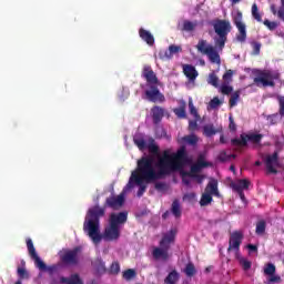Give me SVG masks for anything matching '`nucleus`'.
Segmentation results:
<instances>
[{
  "instance_id": "f257e3e1",
  "label": "nucleus",
  "mask_w": 284,
  "mask_h": 284,
  "mask_svg": "<svg viewBox=\"0 0 284 284\" xmlns=\"http://www.w3.org/2000/svg\"><path fill=\"white\" fill-rule=\"evenodd\" d=\"M140 163V171L144 179L149 181H159L164 179V176H170L172 172H179L183 170V165L187 163V152L185 148H181L176 153L170 154L169 151H164L162 156L158 159L156 168L154 170V160L151 156H143L138 160Z\"/></svg>"
},
{
  "instance_id": "f03ea898",
  "label": "nucleus",
  "mask_w": 284,
  "mask_h": 284,
  "mask_svg": "<svg viewBox=\"0 0 284 284\" xmlns=\"http://www.w3.org/2000/svg\"><path fill=\"white\" fill-rule=\"evenodd\" d=\"M101 216H105V209H101L99 205H94L89 209L84 223L83 232H85L91 239L94 245H99L101 240L112 242L121 239V226H115L110 224L104 229L103 234H101Z\"/></svg>"
},
{
  "instance_id": "7ed1b4c3",
  "label": "nucleus",
  "mask_w": 284,
  "mask_h": 284,
  "mask_svg": "<svg viewBox=\"0 0 284 284\" xmlns=\"http://www.w3.org/2000/svg\"><path fill=\"white\" fill-rule=\"evenodd\" d=\"M213 30L217 37L214 38L215 48L223 50L227 43V34L232 32V23L230 20L215 19L211 22Z\"/></svg>"
},
{
  "instance_id": "20e7f679",
  "label": "nucleus",
  "mask_w": 284,
  "mask_h": 284,
  "mask_svg": "<svg viewBox=\"0 0 284 284\" xmlns=\"http://www.w3.org/2000/svg\"><path fill=\"white\" fill-rule=\"evenodd\" d=\"M252 74L255 75L253 79V83L257 85V88H275L276 82L281 79V73L272 70H261V69H253Z\"/></svg>"
},
{
  "instance_id": "39448f33",
  "label": "nucleus",
  "mask_w": 284,
  "mask_h": 284,
  "mask_svg": "<svg viewBox=\"0 0 284 284\" xmlns=\"http://www.w3.org/2000/svg\"><path fill=\"white\" fill-rule=\"evenodd\" d=\"M143 181H145V183H152L156 180H148V178H144L143 172L141 171L140 163L138 162V168L135 171L132 172L129 183L125 186L126 189H124L123 192H128V190H132V187H134L133 183H135V185H139V190L136 194L139 199H141V196L145 194V190H148V185L143 184Z\"/></svg>"
},
{
  "instance_id": "423d86ee",
  "label": "nucleus",
  "mask_w": 284,
  "mask_h": 284,
  "mask_svg": "<svg viewBox=\"0 0 284 284\" xmlns=\"http://www.w3.org/2000/svg\"><path fill=\"white\" fill-rule=\"evenodd\" d=\"M27 248L30 257L34 261V265L36 267H38V270H40L41 272H48L50 276L59 272V265L53 264L48 266L45 265V262L41 257H39V254H37V248H34V243H32V239H27Z\"/></svg>"
},
{
  "instance_id": "0eeeda50",
  "label": "nucleus",
  "mask_w": 284,
  "mask_h": 284,
  "mask_svg": "<svg viewBox=\"0 0 284 284\" xmlns=\"http://www.w3.org/2000/svg\"><path fill=\"white\" fill-rule=\"evenodd\" d=\"M196 50L202 54H206L211 63L221 65V55L219 54V51H216V49L211 44L207 45V40H200L196 44Z\"/></svg>"
},
{
  "instance_id": "6e6552de",
  "label": "nucleus",
  "mask_w": 284,
  "mask_h": 284,
  "mask_svg": "<svg viewBox=\"0 0 284 284\" xmlns=\"http://www.w3.org/2000/svg\"><path fill=\"white\" fill-rule=\"evenodd\" d=\"M233 23L237 28L236 41L245 43L247 41V27L243 23V12L236 11L233 14Z\"/></svg>"
},
{
  "instance_id": "1a4fd4ad",
  "label": "nucleus",
  "mask_w": 284,
  "mask_h": 284,
  "mask_svg": "<svg viewBox=\"0 0 284 284\" xmlns=\"http://www.w3.org/2000/svg\"><path fill=\"white\" fill-rule=\"evenodd\" d=\"M79 252H81V246L68 250L61 255L62 263H64V265H79Z\"/></svg>"
},
{
  "instance_id": "9d476101",
  "label": "nucleus",
  "mask_w": 284,
  "mask_h": 284,
  "mask_svg": "<svg viewBox=\"0 0 284 284\" xmlns=\"http://www.w3.org/2000/svg\"><path fill=\"white\" fill-rule=\"evenodd\" d=\"M150 90L145 91V97L151 103H164L165 95L159 90V84L149 87Z\"/></svg>"
},
{
  "instance_id": "9b49d317",
  "label": "nucleus",
  "mask_w": 284,
  "mask_h": 284,
  "mask_svg": "<svg viewBox=\"0 0 284 284\" xmlns=\"http://www.w3.org/2000/svg\"><path fill=\"white\" fill-rule=\"evenodd\" d=\"M125 203V193L122 192L118 196H110L106 197L104 207H101L102 210H105V207H111V210H119V207H123Z\"/></svg>"
},
{
  "instance_id": "f8f14e48",
  "label": "nucleus",
  "mask_w": 284,
  "mask_h": 284,
  "mask_svg": "<svg viewBox=\"0 0 284 284\" xmlns=\"http://www.w3.org/2000/svg\"><path fill=\"white\" fill-rule=\"evenodd\" d=\"M265 165L268 174H278V170H276V168H281V163L278 162V152L275 151L272 155H267Z\"/></svg>"
},
{
  "instance_id": "ddd939ff",
  "label": "nucleus",
  "mask_w": 284,
  "mask_h": 284,
  "mask_svg": "<svg viewBox=\"0 0 284 284\" xmlns=\"http://www.w3.org/2000/svg\"><path fill=\"white\" fill-rule=\"evenodd\" d=\"M242 243H243V232L234 231L230 235L227 252H232V250H234L235 252H239L241 250Z\"/></svg>"
},
{
  "instance_id": "4468645a",
  "label": "nucleus",
  "mask_w": 284,
  "mask_h": 284,
  "mask_svg": "<svg viewBox=\"0 0 284 284\" xmlns=\"http://www.w3.org/2000/svg\"><path fill=\"white\" fill-rule=\"evenodd\" d=\"M142 78L145 79L149 88L152 85H159V78L150 64H145L142 69Z\"/></svg>"
},
{
  "instance_id": "2eb2a0df",
  "label": "nucleus",
  "mask_w": 284,
  "mask_h": 284,
  "mask_svg": "<svg viewBox=\"0 0 284 284\" xmlns=\"http://www.w3.org/2000/svg\"><path fill=\"white\" fill-rule=\"evenodd\" d=\"M128 222V212L112 213L109 223L115 227H120L123 223Z\"/></svg>"
},
{
  "instance_id": "dca6fc26",
  "label": "nucleus",
  "mask_w": 284,
  "mask_h": 284,
  "mask_svg": "<svg viewBox=\"0 0 284 284\" xmlns=\"http://www.w3.org/2000/svg\"><path fill=\"white\" fill-rule=\"evenodd\" d=\"M183 74L191 81V83H194L196 81V78L199 77V71H196V68L192 64H183L182 65Z\"/></svg>"
},
{
  "instance_id": "f3484780",
  "label": "nucleus",
  "mask_w": 284,
  "mask_h": 284,
  "mask_svg": "<svg viewBox=\"0 0 284 284\" xmlns=\"http://www.w3.org/2000/svg\"><path fill=\"white\" fill-rule=\"evenodd\" d=\"M151 114L154 125H159V123H161V121H163V118L165 116V109L155 105L151 109Z\"/></svg>"
},
{
  "instance_id": "a211bd4d",
  "label": "nucleus",
  "mask_w": 284,
  "mask_h": 284,
  "mask_svg": "<svg viewBox=\"0 0 284 284\" xmlns=\"http://www.w3.org/2000/svg\"><path fill=\"white\" fill-rule=\"evenodd\" d=\"M230 187L233 192H243V190H250V181L246 179L237 180L235 182H231Z\"/></svg>"
},
{
  "instance_id": "6ab92c4d",
  "label": "nucleus",
  "mask_w": 284,
  "mask_h": 284,
  "mask_svg": "<svg viewBox=\"0 0 284 284\" xmlns=\"http://www.w3.org/2000/svg\"><path fill=\"white\" fill-rule=\"evenodd\" d=\"M176 239V231L171 230L169 233H165L160 241V247H165L166 250H170V244L174 243Z\"/></svg>"
},
{
  "instance_id": "aec40b11",
  "label": "nucleus",
  "mask_w": 284,
  "mask_h": 284,
  "mask_svg": "<svg viewBox=\"0 0 284 284\" xmlns=\"http://www.w3.org/2000/svg\"><path fill=\"white\" fill-rule=\"evenodd\" d=\"M232 148H235L236 152H241L243 148H247V140L245 133H242L240 138H234L231 140Z\"/></svg>"
},
{
  "instance_id": "412c9836",
  "label": "nucleus",
  "mask_w": 284,
  "mask_h": 284,
  "mask_svg": "<svg viewBox=\"0 0 284 284\" xmlns=\"http://www.w3.org/2000/svg\"><path fill=\"white\" fill-rule=\"evenodd\" d=\"M170 248L165 247H155L152 251V256L155 258V261H159V258H162V261H168L170 258V254L168 253Z\"/></svg>"
},
{
  "instance_id": "4be33fe9",
  "label": "nucleus",
  "mask_w": 284,
  "mask_h": 284,
  "mask_svg": "<svg viewBox=\"0 0 284 284\" xmlns=\"http://www.w3.org/2000/svg\"><path fill=\"white\" fill-rule=\"evenodd\" d=\"M139 36L140 39H142V41H145L150 47L154 45V36L152 34V32L141 28L139 30Z\"/></svg>"
},
{
  "instance_id": "5701e85b",
  "label": "nucleus",
  "mask_w": 284,
  "mask_h": 284,
  "mask_svg": "<svg viewBox=\"0 0 284 284\" xmlns=\"http://www.w3.org/2000/svg\"><path fill=\"white\" fill-rule=\"evenodd\" d=\"M244 136L246 139V143L250 141L254 145H260L261 141H263V134L261 133H244Z\"/></svg>"
},
{
  "instance_id": "b1692460",
  "label": "nucleus",
  "mask_w": 284,
  "mask_h": 284,
  "mask_svg": "<svg viewBox=\"0 0 284 284\" xmlns=\"http://www.w3.org/2000/svg\"><path fill=\"white\" fill-rule=\"evenodd\" d=\"M133 143L141 152L148 149V142H145V138H143L141 134L134 135Z\"/></svg>"
},
{
  "instance_id": "393cba45",
  "label": "nucleus",
  "mask_w": 284,
  "mask_h": 284,
  "mask_svg": "<svg viewBox=\"0 0 284 284\" xmlns=\"http://www.w3.org/2000/svg\"><path fill=\"white\" fill-rule=\"evenodd\" d=\"M199 26V21H190V20H184L181 31L182 32H194L196 30V27Z\"/></svg>"
},
{
  "instance_id": "a878e982",
  "label": "nucleus",
  "mask_w": 284,
  "mask_h": 284,
  "mask_svg": "<svg viewBox=\"0 0 284 284\" xmlns=\"http://www.w3.org/2000/svg\"><path fill=\"white\" fill-rule=\"evenodd\" d=\"M171 213L176 219H181L183 215V211L181 210V202L179 200H174L171 205Z\"/></svg>"
},
{
  "instance_id": "bb28decb",
  "label": "nucleus",
  "mask_w": 284,
  "mask_h": 284,
  "mask_svg": "<svg viewBox=\"0 0 284 284\" xmlns=\"http://www.w3.org/2000/svg\"><path fill=\"white\" fill-rule=\"evenodd\" d=\"M179 278H180L179 272H176V270H173L164 278V283L165 284H176V283H179Z\"/></svg>"
},
{
  "instance_id": "cd10ccee",
  "label": "nucleus",
  "mask_w": 284,
  "mask_h": 284,
  "mask_svg": "<svg viewBox=\"0 0 284 284\" xmlns=\"http://www.w3.org/2000/svg\"><path fill=\"white\" fill-rule=\"evenodd\" d=\"M203 134L210 139L211 136L219 134V129L214 128V124H206L203 126Z\"/></svg>"
},
{
  "instance_id": "c85d7f7f",
  "label": "nucleus",
  "mask_w": 284,
  "mask_h": 284,
  "mask_svg": "<svg viewBox=\"0 0 284 284\" xmlns=\"http://www.w3.org/2000/svg\"><path fill=\"white\" fill-rule=\"evenodd\" d=\"M206 194H211V196H219V183L210 182L205 189Z\"/></svg>"
},
{
  "instance_id": "c756f323",
  "label": "nucleus",
  "mask_w": 284,
  "mask_h": 284,
  "mask_svg": "<svg viewBox=\"0 0 284 284\" xmlns=\"http://www.w3.org/2000/svg\"><path fill=\"white\" fill-rule=\"evenodd\" d=\"M203 168L201 165H199L197 163L191 165V171L190 172H185L183 171V175L184 176H190L191 179H196V174H199V172L202 170Z\"/></svg>"
},
{
  "instance_id": "7c9ffc66",
  "label": "nucleus",
  "mask_w": 284,
  "mask_h": 284,
  "mask_svg": "<svg viewBox=\"0 0 284 284\" xmlns=\"http://www.w3.org/2000/svg\"><path fill=\"white\" fill-rule=\"evenodd\" d=\"M146 149L149 150L150 154H154L155 156L159 155V145L153 140V138L149 139V143L146 144Z\"/></svg>"
},
{
  "instance_id": "2f4dec72",
  "label": "nucleus",
  "mask_w": 284,
  "mask_h": 284,
  "mask_svg": "<svg viewBox=\"0 0 284 284\" xmlns=\"http://www.w3.org/2000/svg\"><path fill=\"white\" fill-rule=\"evenodd\" d=\"M61 281L62 283H67V284H83V281H81V277L79 276V274L71 275V278L62 277Z\"/></svg>"
},
{
  "instance_id": "473e14b6",
  "label": "nucleus",
  "mask_w": 284,
  "mask_h": 284,
  "mask_svg": "<svg viewBox=\"0 0 284 284\" xmlns=\"http://www.w3.org/2000/svg\"><path fill=\"white\" fill-rule=\"evenodd\" d=\"M173 112L178 119H186L187 114L185 113V102H182L180 108L174 109Z\"/></svg>"
},
{
  "instance_id": "72a5a7b5",
  "label": "nucleus",
  "mask_w": 284,
  "mask_h": 284,
  "mask_svg": "<svg viewBox=\"0 0 284 284\" xmlns=\"http://www.w3.org/2000/svg\"><path fill=\"white\" fill-rule=\"evenodd\" d=\"M267 227V224L265 223V220H261L256 223V229H255V233L258 236H263V234H265V230Z\"/></svg>"
},
{
  "instance_id": "f704fd0d",
  "label": "nucleus",
  "mask_w": 284,
  "mask_h": 284,
  "mask_svg": "<svg viewBox=\"0 0 284 284\" xmlns=\"http://www.w3.org/2000/svg\"><path fill=\"white\" fill-rule=\"evenodd\" d=\"M212 201H213L212 195L210 193L205 192L201 196L200 205H201V207H206V205H210V203H212Z\"/></svg>"
},
{
  "instance_id": "c9c22d12",
  "label": "nucleus",
  "mask_w": 284,
  "mask_h": 284,
  "mask_svg": "<svg viewBox=\"0 0 284 284\" xmlns=\"http://www.w3.org/2000/svg\"><path fill=\"white\" fill-rule=\"evenodd\" d=\"M264 274L265 276H274L276 274V266L273 263H267L264 266Z\"/></svg>"
},
{
  "instance_id": "e433bc0d",
  "label": "nucleus",
  "mask_w": 284,
  "mask_h": 284,
  "mask_svg": "<svg viewBox=\"0 0 284 284\" xmlns=\"http://www.w3.org/2000/svg\"><path fill=\"white\" fill-rule=\"evenodd\" d=\"M184 274L191 278V276H194L196 274V267L194 266L193 263H187L185 268H184Z\"/></svg>"
},
{
  "instance_id": "4c0bfd02",
  "label": "nucleus",
  "mask_w": 284,
  "mask_h": 284,
  "mask_svg": "<svg viewBox=\"0 0 284 284\" xmlns=\"http://www.w3.org/2000/svg\"><path fill=\"white\" fill-rule=\"evenodd\" d=\"M252 17H253V19H255V21H258V23H261V21H263V17L258 12V6L256 3H253V6H252Z\"/></svg>"
},
{
  "instance_id": "58836bf2",
  "label": "nucleus",
  "mask_w": 284,
  "mask_h": 284,
  "mask_svg": "<svg viewBox=\"0 0 284 284\" xmlns=\"http://www.w3.org/2000/svg\"><path fill=\"white\" fill-rule=\"evenodd\" d=\"M239 99H241V91H235L229 100L230 108H235L236 103H239Z\"/></svg>"
},
{
  "instance_id": "ea45409f",
  "label": "nucleus",
  "mask_w": 284,
  "mask_h": 284,
  "mask_svg": "<svg viewBox=\"0 0 284 284\" xmlns=\"http://www.w3.org/2000/svg\"><path fill=\"white\" fill-rule=\"evenodd\" d=\"M189 109H190V114L194 116L196 121H201V115H199V111L196 110V106H194V102L189 101Z\"/></svg>"
},
{
  "instance_id": "a19ab883",
  "label": "nucleus",
  "mask_w": 284,
  "mask_h": 284,
  "mask_svg": "<svg viewBox=\"0 0 284 284\" xmlns=\"http://www.w3.org/2000/svg\"><path fill=\"white\" fill-rule=\"evenodd\" d=\"M136 277V271L134 268H128L123 272V278L125 281H132V278Z\"/></svg>"
},
{
  "instance_id": "79ce46f5",
  "label": "nucleus",
  "mask_w": 284,
  "mask_h": 284,
  "mask_svg": "<svg viewBox=\"0 0 284 284\" xmlns=\"http://www.w3.org/2000/svg\"><path fill=\"white\" fill-rule=\"evenodd\" d=\"M183 141L189 145H196L199 143V138L194 134H191V135L184 136Z\"/></svg>"
},
{
  "instance_id": "37998d69",
  "label": "nucleus",
  "mask_w": 284,
  "mask_h": 284,
  "mask_svg": "<svg viewBox=\"0 0 284 284\" xmlns=\"http://www.w3.org/2000/svg\"><path fill=\"white\" fill-rule=\"evenodd\" d=\"M251 45L253 48V51H252L253 57H258V54H261V48L263 44H261V42H257V41H252Z\"/></svg>"
},
{
  "instance_id": "c03bdc74",
  "label": "nucleus",
  "mask_w": 284,
  "mask_h": 284,
  "mask_svg": "<svg viewBox=\"0 0 284 284\" xmlns=\"http://www.w3.org/2000/svg\"><path fill=\"white\" fill-rule=\"evenodd\" d=\"M159 59H161V61H168L170 59H172V54L170 52V50H160L158 53Z\"/></svg>"
},
{
  "instance_id": "a18cd8bd",
  "label": "nucleus",
  "mask_w": 284,
  "mask_h": 284,
  "mask_svg": "<svg viewBox=\"0 0 284 284\" xmlns=\"http://www.w3.org/2000/svg\"><path fill=\"white\" fill-rule=\"evenodd\" d=\"M240 265H242L244 272H247L248 270H252V262L248 261L245 257L240 258Z\"/></svg>"
},
{
  "instance_id": "49530a36",
  "label": "nucleus",
  "mask_w": 284,
  "mask_h": 284,
  "mask_svg": "<svg viewBox=\"0 0 284 284\" xmlns=\"http://www.w3.org/2000/svg\"><path fill=\"white\" fill-rule=\"evenodd\" d=\"M207 83H210V85H213V88H219V77H216L215 73H210Z\"/></svg>"
},
{
  "instance_id": "de8ad7c7",
  "label": "nucleus",
  "mask_w": 284,
  "mask_h": 284,
  "mask_svg": "<svg viewBox=\"0 0 284 284\" xmlns=\"http://www.w3.org/2000/svg\"><path fill=\"white\" fill-rule=\"evenodd\" d=\"M196 163L202 168H212V163L205 161V155L200 154Z\"/></svg>"
},
{
  "instance_id": "09e8293b",
  "label": "nucleus",
  "mask_w": 284,
  "mask_h": 284,
  "mask_svg": "<svg viewBox=\"0 0 284 284\" xmlns=\"http://www.w3.org/2000/svg\"><path fill=\"white\" fill-rule=\"evenodd\" d=\"M154 187L158 192H168V183L165 182H156Z\"/></svg>"
},
{
  "instance_id": "8fccbe9b",
  "label": "nucleus",
  "mask_w": 284,
  "mask_h": 284,
  "mask_svg": "<svg viewBox=\"0 0 284 284\" xmlns=\"http://www.w3.org/2000/svg\"><path fill=\"white\" fill-rule=\"evenodd\" d=\"M121 272V265L119 262H113L110 266V274H119Z\"/></svg>"
},
{
  "instance_id": "3c124183",
  "label": "nucleus",
  "mask_w": 284,
  "mask_h": 284,
  "mask_svg": "<svg viewBox=\"0 0 284 284\" xmlns=\"http://www.w3.org/2000/svg\"><path fill=\"white\" fill-rule=\"evenodd\" d=\"M183 49L180 45L171 44L169 47V52H171V57H174V54H179Z\"/></svg>"
},
{
  "instance_id": "603ef678",
  "label": "nucleus",
  "mask_w": 284,
  "mask_h": 284,
  "mask_svg": "<svg viewBox=\"0 0 284 284\" xmlns=\"http://www.w3.org/2000/svg\"><path fill=\"white\" fill-rule=\"evenodd\" d=\"M277 101H278V105H280L278 114H280V116H284V97L278 95Z\"/></svg>"
},
{
  "instance_id": "864d4df0",
  "label": "nucleus",
  "mask_w": 284,
  "mask_h": 284,
  "mask_svg": "<svg viewBox=\"0 0 284 284\" xmlns=\"http://www.w3.org/2000/svg\"><path fill=\"white\" fill-rule=\"evenodd\" d=\"M264 26H266V28H268L270 30H276V28H278V23L275 21H270V20H264Z\"/></svg>"
},
{
  "instance_id": "5fc2aeb1",
  "label": "nucleus",
  "mask_w": 284,
  "mask_h": 284,
  "mask_svg": "<svg viewBox=\"0 0 284 284\" xmlns=\"http://www.w3.org/2000/svg\"><path fill=\"white\" fill-rule=\"evenodd\" d=\"M266 120L268 121L270 125H276V123H278V113L268 115Z\"/></svg>"
},
{
  "instance_id": "6e6d98bb",
  "label": "nucleus",
  "mask_w": 284,
  "mask_h": 284,
  "mask_svg": "<svg viewBox=\"0 0 284 284\" xmlns=\"http://www.w3.org/2000/svg\"><path fill=\"white\" fill-rule=\"evenodd\" d=\"M217 161H221V163H225V161H230V156L225 151L220 152L217 155Z\"/></svg>"
},
{
  "instance_id": "4d7b16f0",
  "label": "nucleus",
  "mask_w": 284,
  "mask_h": 284,
  "mask_svg": "<svg viewBox=\"0 0 284 284\" xmlns=\"http://www.w3.org/2000/svg\"><path fill=\"white\" fill-rule=\"evenodd\" d=\"M234 89L232 88V87H230V85H227V84H223L222 87H221V92H222V94H232V91H233Z\"/></svg>"
},
{
  "instance_id": "13d9d810",
  "label": "nucleus",
  "mask_w": 284,
  "mask_h": 284,
  "mask_svg": "<svg viewBox=\"0 0 284 284\" xmlns=\"http://www.w3.org/2000/svg\"><path fill=\"white\" fill-rule=\"evenodd\" d=\"M18 275L21 280L23 278H29V275H28V271H26V268H21L19 267L18 268Z\"/></svg>"
},
{
  "instance_id": "bf43d9fd",
  "label": "nucleus",
  "mask_w": 284,
  "mask_h": 284,
  "mask_svg": "<svg viewBox=\"0 0 284 284\" xmlns=\"http://www.w3.org/2000/svg\"><path fill=\"white\" fill-rule=\"evenodd\" d=\"M229 121V130H231V132H236V123L234 122V118L232 115H230Z\"/></svg>"
},
{
  "instance_id": "052dcab7",
  "label": "nucleus",
  "mask_w": 284,
  "mask_h": 284,
  "mask_svg": "<svg viewBox=\"0 0 284 284\" xmlns=\"http://www.w3.org/2000/svg\"><path fill=\"white\" fill-rule=\"evenodd\" d=\"M232 77H234V71L227 70V71L223 74V80H224V81H232Z\"/></svg>"
},
{
  "instance_id": "680f3d73",
  "label": "nucleus",
  "mask_w": 284,
  "mask_h": 284,
  "mask_svg": "<svg viewBox=\"0 0 284 284\" xmlns=\"http://www.w3.org/2000/svg\"><path fill=\"white\" fill-rule=\"evenodd\" d=\"M210 105H211V108H219V105H221V100L219 98H213L210 101Z\"/></svg>"
},
{
  "instance_id": "e2e57ef3",
  "label": "nucleus",
  "mask_w": 284,
  "mask_h": 284,
  "mask_svg": "<svg viewBox=\"0 0 284 284\" xmlns=\"http://www.w3.org/2000/svg\"><path fill=\"white\" fill-rule=\"evenodd\" d=\"M197 121L199 120H191L190 122H189V129L190 130H196V128H199V123H197Z\"/></svg>"
},
{
  "instance_id": "0e129e2a",
  "label": "nucleus",
  "mask_w": 284,
  "mask_h": 284,
  "mask_svg": "<svg viewBox=\"0 0 284 284\" xmlns=\"http://www.w3.org/2000/svg\"><path fill=\"white\" fill-rule=\"evenodd\" d=\"M271 277H270V283H281V276H278V275H275V274H273V275H270Z\"/></svg>"
},
{
  "instance_id": "69168bd1",
  "label": "nucleus",
  "mask_w": 284,
  "mask_h": 284,
  "mask_svg": "<svg viewBox=\"0 0 284 284\" xmlns=\"http://www.w3.org/2000/svg\"><path fill=\"white\" fill-rule=\"evenodd\" d=\"M183 199L186 201H194L196 199V193H186Z\"/></svg>"
},
{
  "instance_id": "338daca9",
  "label": "nucleus",
  "mask_w": 284,
  "mask_h": 284,
  "mask_svg": "<svg viewBox=\"0 0 284 284\" xmlns=\"http://www.w3.org/2000/svg\"><path fill=\"white\" fill-rule=\"evenodd\" d=\"M277 18L284 22V7L278 8Z\"/></svg>"
},
{
  "instance_id": "774afa93",
  "label": "nucleus",
  "mask_w": 284,
  "mask_h": 284,
  "mask_svg": "<svg viewBox=\"0 0 284 284\" xmlns=\"http://www.w3.org/2000/svg\"><path fill=\"white\" fill-rule=\"evenodd\" d=\"M187 176L190 175H184L182 171V182L184 183V185H190V183H192V181Z\"/></svg>"
}]
</instances>
